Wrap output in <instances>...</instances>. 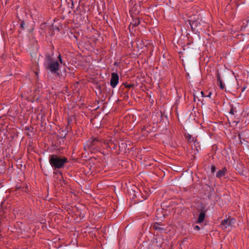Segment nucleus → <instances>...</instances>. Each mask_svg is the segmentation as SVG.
I'll list each match as a JSON object with an SVG mask.
<instances>
[{"instance_id":"obj_12","label":"nucleus","mask_w":249,"mask_h":249,"mask_svg":"<svg viewBox=\"0 0 249 249\" xmlns=\"http://www.w3.org/2000/svg\"><path fill=\"white\" fill-rule=\"evenodd\" d=\"M24 25H25V23L24 21H22L21 24H20V27H21V28L22 29H24Z\"/></svg>"},{"instance_id":"obj_11","label":"nucleus","mask_w":249,"mask_h":249,"mask_svg":"<svg viewBox=\"0 0 249 249\" xmlns=\"http://www.w3.org/2000/svg\"><path fill=\"white\" fill-rule=\"evenodd\" d=\"M140 20L138 19H136V21L134 20L132 24H133L134 26H137L140 24Z\"/></svg>"},{"instance_id":"obj_1","label":"nucleus","mask_w":249,"mask_h":249,"mask_svg":"<svg viewBox=\"0 0 249 249\" xmlns=\"http://www.w3.org/2000/svg\"><path fill=\"white\" fill-rule=\"evenodd\" d=\"M58 60L49 59L45 64L46 69L52 73H57L59 69V64H62L63 61L60 55L58 56Z\"/></svg>"},{"instance_id":"obj_9","label":"nucleus","mask_w":249,"mask_h":249,"mask_svg":"<svg viewBox=\"0 0 249 249\" xmlns=\"http://www.w3.org/2000/svg\"><path fill=\"white\" fill-rule=\"evenodd\" d=\"M217 82L218 83L221 89H224V85L222 83V81L220 78V75L219 74H217Z\"/></svg>"},{"instance_id":"obj_6","label":"nucleus","mask_w":249,"mask_h":249,"mask_svg":"<svg viewBox=\"0 0 249 249\" xmlns=\"http://www.w3.org/2000/svg\"><path fill=\"white\" fill-rule=\"evenodd\" d=\"M205 216V214L204 212H201L199 215L198 218L197 219V222L198 223H201L203 220L204 219Z\"/></svg>"},{"instance_id":"obj_17","label":"nucleus","mask_w":249,"mask_h":249,"mask_svg":"<svg viewBox=\"0 0 249 249\" xmlns=\"http://www.w3.org/2000/svg\"><path fill=\"white\" fill-rule=\"evenodd\" d=\"M200 94H201L202 97H204V96L203 91H201L200 92Z\"/></svg>"},{"instance_id":"obj_15","label":"nucleus","mask_w":249,"mask_h":249,"mask_svg":"<svg viewBox=\"0 0 249 249\" xmlns=\"http://www.w3.org/2000/svg\"><path fill=\"white\" fill-rule=\"evenodd\" d=\"M154 228L156 230H160L161 229L160 228H159L156 225H154Z\"/></svg>"},{"instance_id":"obj_18","label":"nucleus","mask_w":249,"mask_h":249,"mask_svg":"<svg viewBox=\"0 0 249 249\" xmlns=\"http://www.w3.org/2000/svg\"><path fill=\"white\" fill-rule=\"evenodd\" d=\"M245 89H246V88H245V87H244V88L243 89H242V91H244V90H245Z\"/></svg>"},{"instance_id":"obj_2","label":"nucleus","mask_w":249,"mask_h":249,"mask_svg":"<svg viewBox=\"0 0 249 249\" xmlns=\"http://www.w3.org/2000/svg\"><path fill=\"white\" fill-rule=\"evenodd\" d=\"M67 161V158H61L55 155H51L49 158V163L53 168H61Z\"/></svg>"},{"instance_id":"obj_7","label":"nucleus","mask_w":249,"mask_h":249,"mask_svg":"<svg viewBox=\"0 0 249 249\" xmlns=\"http://www.w3.org/2000/svg\"><path fill=\"white\" fill-rule=\"evenodd\" d=\"M190 24L191 26L192 29L193 30H195L196 29V28L198 27L199 23L196 20H194L191 21Z\"/></svg>"},{"instance_id":"obj_5","label":"nucleus","mask_w":249,"mask_h":249,"mask_svg":"<svg viewBox=\"0 0 249 249\" xmlns=\"http://www.w3.org/2000/svg\"><path fill=\"white\" fill-rule=\"evenodd\" d=\"M227 172V169L224 167L222 170H219L216 174V176L218 178H221L224 176Z\"/></svg>"},{"instance_id":"obj_13","label":"nucleus","mask_w":249,"mask_h":249,"mask_svg":"<svg viewBox=\"0 0 249 249\" xmlns=\"http://www.w3.org/2000/svg\"><path fill=\"white\" fill-rule=\"evenodd\" d=\"M216 168L214 166H212L211 170L213 173L215 171Z\"/></svg>"},{"instance_id":"obj_16","label":"nucleus","mask_w":249,"mask_h":249,"mask_svg":"<svg viewBox=\"0 0 249 249\" xmlns=\"http://www.w3.org/2000/svg\"><path fill=\"white\" fill-rule=\"evenodd\" d=\"M211 95H212V93L210 92H209V93L208 94V95L206 96V97H210Z\"/></svg>"},{"instance_id":"obj_8","label":"nucleus","mask_w":249,"mask_h":249,"mask_svg":"<svg viewBox=\"0 0 249 249\" xmlns=\"http://www.w3.org/2000/svg\"><path fill=\"white\" fill-rule=\"evenodd\" d=\"M104 144L106 145V146L107 147H109L110 148H112L111 145L112 144H114V146H113V147H112V148H114L115 146V144L114 142L111 141V140H110V141H109L108 142H105Z\"/></svg>"},{"instance_id":"obj_4","label":"nucleus","mask_w":249,"mask_h":249,"mask_svg":"<svg viewBox=\"0 0 249 249\" xmlns=\"http://www.w3.org/2000/svg\"><path fill=\"white\" fill-rule=\"evenodd\" d=\"M119 75L117 73L113 72L111 74L110 85L112 88H115L119 82Z\"/></svg>"},{"instance_id":"obj_10","label":"nucleus","mask_w":249,"mask_h":249,"mask_svg":"<svg viewBox=\"0 0 249 249\" xmlns=\"http://www.w3.org/2000/svg\"><path fill=\"white\" fill-rule=\"evenodd\" d=\"M185 138L187 139L189 141L191 142L192 141V136L190 134H186Z\"/></svg>"},{"instance_id":"obj_14","label":"nucleus","mask_w":249,"mask_h":249,"mask_svg":"<svg viewBox=\"0 0 249 249\" xmlns=\"http://www.w3.org/2000/svg\"><path fill=\"white\" fill-rule=\"evenodd\" d=\"M194 230H196V231H198L200 230V228L198 226H195L194 227Z\"/></svg>"},{"instance_id":"obj_3","label":"nucleus","mask_w":249,"mask_h":249,"mask_svg":"<svg viewBox=\"0 0 249 249\" xmlns=\"http://www.w3.org/2000/svg\"><path fill=\"white\" fill-rule=\"evenodd\" d=\"M235 219L233 218L229 217L226 219H224L221 223V228L223 230H228V231H230L235 223Z\"/></svg>"}]
</instances>
